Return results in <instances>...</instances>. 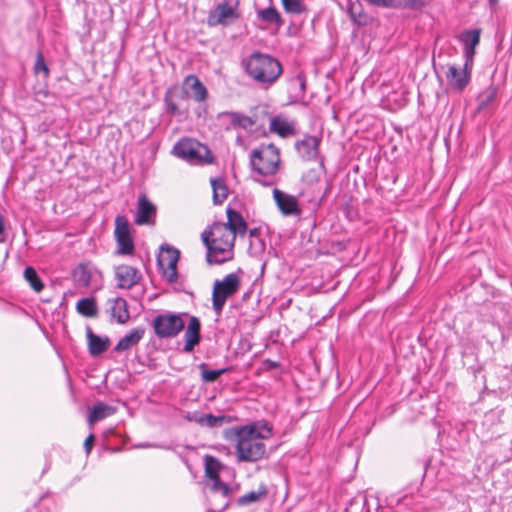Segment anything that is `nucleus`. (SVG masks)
<instances>
[{
	"mask_svg": "<svg viewBox=\"0 0 512 512\" xmlns=\"http://www.w3.org/2000/svg\"><path fill=\"white\" fill-rule=\"evenodd\" d=\"M227 440L236 442L237 458L241 462H256L266 454L263 440L272 436V428L265 422H253L248 425L225 430Z\"/></svg>",
	"mask_w": 512,
	"mask_h": 512,
	"instance_id": "1",
	"label": "nucleus"
},
{
	"mask_svg": "<svg viewBox=\"0 0 512 512\" xmlns=\"http://www.w3.org/2000/svg\"><path fill=\"white\" fill-rule=\"evenodd\" d=\"M201 240L206 247V261L209 265H220L233 259L235 235L224 223L214 222L201 233Z\"/></svg>",
	"mask_w": 512,
	"mask_h": 512,
	"instance_id": "2",
	"label": "nucleus"
},
{
	"mask_svg": "<svg viewBox=\"0 0 512 512\" xmlns=\"http://www.w3.org/2000/svg\"><path fill=\"white\" fill-rule=\"evenodd\" d=\"M247 75L263 88L271 87L282 75L281 63L269 54L253 52L243 60Z\"/></svg>",
	"mask_w": 512,
	"mask_h": 512,
	"instance_id": "3",
	"label": "nucleus"
},
{
	"mask_svg": "<svg viewBox=\"0 0 512 512\" xmlns=\"http://www.w3.org/2000/svg\"><path fill=\"white\" fill-rule=\"evenodd\" d=\"M280 163V151L273 143L261 144L250 153V166L258 175L274 176L280 168Z\"/></svg>",
	"mask_w": 512,
	"mask_h": 512,
	"instance_id": "4",
	"label": "nucleus"
},
{
	"mask_svg": "<svg viewBox=\"0 0 512 512\" xmlns=\"http://www.w3.org/2000/svg\"><path fill=\"white\" fill-rule=\"evenodd\" d=\"M173 153L191 164H211L214 161L210 149L192 139L178 141L173 147Z\"/></svg>",
	"mask_w": 512,
	"mask_h": 512,
	"instance_id": "5",
	"label": "nucleus"
},
{
	"mask_svg": "<svg viewBox=\"0 0 512 512\" xmlns=\"http://www.w3.org/2000/svg\"><path fill=\"white\" fill-rule=\"evenodd\" d=\"M240 285V277L236 273L227 274L222 280L214 282L212 307L217 314L222 312L227 299L238 292Z\"/></svg>",
	"mask_w": 512,
	"mask_h": 512,
	"instance_id": "6",
	"label": "nucleus"
},
{
	"mask_svg": "<svg viewBox=\"0 0 512 512\" xmlns=\"http://www.w3.org/2000/svg\"><path fill=\"white\" fill-rule=\"evenodd\" d=\"M152 326L159 338H172L184 329L185 322L181 315L164 313L157 315L153 319Z\"/></svg>",
	"mask_w": 512,
	"mask_h": 512,
	"instance_id": "7",
	"label": "nucleus"
},
{
	"mask_svg": "<svg viewBox=\"0 0 512 512\" xmlns=\"http://www.w3.org/2000/svg\"><path fill=\"white\" fill-rule=\"evenodd\" d=\"M217 119L219 120L222 128L226 131L232 129H243L245 131H251L252 127L259 123V116L257 113H252L248 116L241 112L225 111L218 114Z\"/></svg>",
	"mask_w": 512,
	"mask_h": 512,
	"instance_id": "8",
	"label": "nucleus"
},
{
	"mask_svg": "<svg viewBox=\"0 0 512 512\" xmlns=\"http://www.w3.org/2000/svg\"><path fill=\"white\" fill-rule=\"evenodd\" d=\"M239 0H222L210 13L208 22L210 25H228L240 17L238 11Z\"/></svg>",
	"mask_w": 512,
	"mask_h": 512,
	"instance_id": "9",
	"label": "nucleus"
},
{
	"mask_svg": "<svg viewBox=\"0 0 512 512\" xmlns=\"http://www.w3.org/2000/svg\"><path fill=\"white\" fill-rule=\"evenodd\" d=\"M179 251L172 247L162 248L158 258L159 265L164 269V275L170 283L177 281V262Z\"/></svg>",
	"mask_w": 512,
	"mask_h": 512,
	"instance_id": "10",
	"label": "nucleus"
},
{
	"mask_svg": "<svg viewBox=\"0 0 512 512\" xmlns=\"http://www.w3.org/2000/svg\"><path fill=\"white\" fill-rule=\"evenodd\" d=\"M156 206L149 201L146 195L138 198L134 223L136 225H151L155 223Z\"/></svg>",
	"mask_w": 512,
	"mask_h": 512,
	"instance_id": "11",
	"label": "nucleus"
},
{
	"mask_svg": "<svg viewBox=\"0 0 512 512\" xmlns=\"http://www.w3.org/2000/svg\"><path fill=\"white\" fill-rule=\"evenodd\" d=\"M115 277L117 287L121 289H130L141 280V274L137 268L130 265H119L115 268Z\"/></svg>",
	"mask_w": 512,
	"mask_h": 512,
	"instance_id": "12",
	"label": "nucleus"
},
{
	"mask_svg": "<svg viewBox=\"0 0 512 512\" xmlns=\"http://www.w3.org/2000/svg\"><path fill=\"white\" fill-rule=\"evenodd\" d=\"M320 142V138L306 134L303 139L295 142V149L303 160H315L318 156Z\"/></svg>",
	"mask_w": 512,
	"mask_h": 512,
	"instance_id": "13",
	"label": "nucleus"
},
{
	"mask_svg": "<svg viewBox=\"0 0 512 512\" xmlns=\"http://www.w3.org/2000/svg\"><path fill=\"white\" fill-rule=\"evenodd\" d=\"M446 78L449 85L456 91L462 92L470 82V71L468 70V62L462 69L451 65L446 71Z\"/></svg>",
	"mask_w": 512,
	"mask_h": 512,
	"instance_id": "14",
	"label": "nucleus"
},
{
	"mask_svg": "<svg viewBox=\"0 0 512 512\" xmlns=\"http://www.w3.org/2000/svg\"><path fill=\"white\" fill-rule=\"evenodd\" d=\"M273 198L284 215H300L301 210L298 206L296 197L286 194L281 190L275 188L273 190Z\"/></svg>",
	"mask_w": 512,
	"mask_h": 512,
	"instance_id": "15",
	"label": "nucleus"
},
{
	"mask_svg": "<svg viewBox=\"0 0 512 512\" xmlns=\"http://www.w3.org/2000/svg\"><path fill=\"white\" fill-rule=\"evenodd\" d=\"M183 86L185 94L192 97L196 102H203L208 97L207 88L196 75L186 76Z\"/></svg>",
	"mask_w": 512,
	"mask_h": 512,
	"instance_id": "16",
	"label": "nucleus"
},
{
	"mask_svg": "<svg viewBox=\"0 0 512 512\" xmlns=\"http://www.w3.org/2000/svg\"><path fill=\"white\" fill-rule=\"evenodd\" d=\"M200 329L201 323L200 320L196 316H191L189 319V323L185 330L184 338L185 345L183 347V351L186 353L192 352L194 347L200 342Z\"/></svg>",
	"mask_w": 512,
	"mask_h": 512,
	"instance_id": "17",
	"label": "nucleus"
},
{
	"mask_svg": "<svg viewBox=\"0 0 512 512\" xmlns=\"http://www.w3.org/2000/svg\"><path fill=\"white\" fill-rule=\"evenodd\" d=\"M269 130L282 138L296 134L295 122L277 115L270 119Z\"/></svg>",
	"mask_w": 512,
	"mask_h": 512,
	"instance_id": "18",
	"label": "nucleus"
},
{
	"mask_svg": "<svg viewBox=\"0 0 512 512\" xmlns=\"http://www.w3.org/2000/svg\"><path fill=\"white\" fill-rule=\"evenodd\" d=\"M226 214L227 223H224V226L232 231L233 235H235V238L237 236H244L247 232V223L242 215L232 208H227Z\"/></svg>",
	"mask_w": 512,
	"mask_h": 512,
	"instance_id": "19",
	"label": "nucleus"
},
{
	"mask_svg": "<svg viewBox=\"0 0 512 512\" xmlns=\"http://www.w3.org/2000/svg\"><path fill=\"white\" fill-rule=\"evenodd\" d=\"M86 336L88 341V350L90 355L93 357L104 353L110 345V339L107 336L100 337L94 334L89 327H87Z\"/></svg>",
	"mask_w": 512,
	"mask_h": 512,
	"instance_id": "20",
	"label": "nucleus"
},
{
	"mask_svg": "<svg viewBox=\"0 0 512 512\" xmlns=\"http://www.w3.org/2000/svg\"><path fill=\"white\" fill-rule=\"evenodd\" d=\"M144 334L145 328L143 327H137L130 330L125 336H123L118 341V343L114 347V350L116 352H123L129 350L130 348L139 343V341L144 337Z\"/></svg>",
	"mask_w": 512,
	"mask_h": 512,
	"instance_id": "21",
	"label": "nucleus"
},
{
	"mask_svg": "<svg viewBox=\"0 0 512 512\" xmlns=\"http://www.w3.org/2000/svg\"><path fill=\"white\" fill-rule=\"evenodd\" d=\"M189 420L198 423L201 426L214 428L221 427L225 423H230L232 421V417L228 415H218L215 416L213 414H198L195 413Z\"/></svg>",
	"mask_w": 512,
	"mask_h": 512,
	"instance_id": "22",
	"label": "nucleus"
},
{
	"mask_svg": "<svg viewBox=\"0 0 512 512\" xmlns=\"http://www.w3.org/2000/svg\"><path fill=\"white\" fill-rule=\"evenodd\" d=\"M481 29H473L464 31L459 39L464 47V53L467 58H472L475 49L480 42Z\"/></svg>",
	"mask_w": 512,
	"mask_h": 512,
	"instance_id": "23",
	"label": "nucleus"
},
{
	"mask_svg": "<svg viewBox=\"0 0 512 512\" xmlns=\"http://www.w3.org/2000/svg\"><path fill=\"white\" fill-rule=\"evenodd\" d=\"M116 411V407L105 404L103 402H98L91 409L87 421L89 425L92 426L96 422L101 421L111 415H114Z\"/></svg>",
	"mask_w": 512,
	"mask_h": 512,
	"instance_id": "24",
	"label": "nucleus"
},
{
	"mask_svg": "<svg viewBox=\"0 0 512 512\" xmlns=\"http://www.w3.org/2000/svg\"><path fill=\"white\" fill-rule=\"evenodd\" d=\"M110 314L118 323H126L130 318L126 300L121 297L113 299L111 301Z\"/></svg>",
	"mask_w": 512,
	"mask_h": 512,
	"instance_id": "25",
	"label": "nucleus"
},
{
	"mask_svg": "<svg viewBox=\"0 0 512 512\" xmlns=\"http://www.w3.org/2000/svg\"><path fill=\"white\" fill-rule=\"evenodd\" d=\"M257 17L263 22L273 23L278 27L284 24V20L282 19L280 13L274 6L258 10Z\"/></svg>",
	"mask_w": 512,
	"mask_h": 512,
	"instance_id": "26",
	"label": "nucleus"
},
{
	"mask_svg": "<svg viewBox=\"0 0 512 512\" xmlns=\"http://www.w3.org/2000/svg\"><path fill=\"white\" fill-rule=\"evenodd\" d=\"M73 279L81 286L88 287L91 283V269L88 264H79L72 272Z\"/></svg>",
	"mask_w": 512,
	"mask_h": 512,
	"instance_id": "27",
	"label": "nucleus"
},
{
	"mask_svg": "<svg viewBox=\"0 0 512 512\" xmlns=\"http://www.w3.org/2000/svg\"><path fill=\"white\" fill-rule=\"evenodd\" d=\"M78 313L85 317H96L98 313V307L94 298H82L76 304Z\"/></svg>",
	"mask_w": 512,
	"mask_h": 512,
	"instance_id": "28",
	"label": "nucleus"
},
{
	"mask_svg": "<svg viewBox=\"0 0 512 512\" xmlns=\"http://www.w3.org/2000/svg\"><path fill=\"white\" fill-rule=\"evenodd\" d=\"M213 189V202L216 205L222 204L228 196V188L222 179H211Z\"/></svg>",
	"mask_w": 512,
	"mask_h": 512,
	"instance_id": "29",
	"label": "nucleus"
},
{
	"mask_svg": "<svg viewBox=\"0 0 512 512\" xmlns=\"http://www.w3.org/2000/svg\"><path fill=\"white\" fill-rule=\"evenodd\" d=\"M268 494L265 485H261L257 491H250L247 494L238 498L237 503L241 506L249 505L266 498Z\"/></svg>",
	"mask_w": 512,
	"mask_h": 512,
	"instance_id": "30",
	"label": "nucleus"
},
{
	"mask_svg": "<svg viewBox=\"0 0 512 512\" xmlns=\"http://www.w3.org/2000/svg\"><path fill=\"white\" fill-rule=\"evenodd\" d=\"M24 279L35 292L39 293L43 290L44 284L33 267L28 266L25 268Z\"/></svg>",
	"mask_w": 512,
	"mask_h": 512,
	"instance_id": "31",
	"label": "nucleus"
},
{
	"mask_svg": "<svg viewBox=\"0 0 512 512\" xmlns=\"http://www.w3.org/2000/svg\"><path fill=\"white\" fill-rule=\"evenodd\" d=\"M286 13L300 15L307 11V7L303 0H281Z\"/></svg>",
	"mask_w": 512,
	"mask_h": 512,
	"instance_id": "32",
	"label": "nucleus"
},
{
	"mask_svg": "<svg viewBox=\"0 0 512 512\" xmlns=\"http://www.w3.org/2000/svg\"><path fill=\"white\" fill-rule=\"evenodd\" d=\"M114 236L123 237V236H131V227L128 222V219L124 215H117L115 218V230Z\"/></svg>",
	"mask_w": 512,
	"mask_h": 512,
	"instance_id": "33",
	"label": "nucleus"
},
{
	"mask_svg": "<svg viewBox=\"0 0 512 512\" xmlns=\"http://www.w3.org/2000/svg\"><path fill=\"white\" fill-rule=\"evenodd\" d=\"M117 242V252L122 255H130L134 252V240L131 236H123L115 238Z\"/></svg>",
	"mask_w": 512,
	"mask_h": 512,
	"instance_id": "34",
	"label": "nucleus"
},
{
	"mask_svg": "<svg viewBox=\"0 0 512 512\" xmlns=\"http://www.w3.org/2000/svg\"><path fill=\"white\" fill-rule=\"evenodd\" d=\"M200 370H201V379L203 382H206V383H210V382H214L218 379V377H220L221 375L225 374L226 372L229 371V368H222V369H217V370H208L206 368V364H201L199 366Z\"/></svg>",
	"mask_w": 512,
	"mask_h": 512,
	"instance_id": "35",
	"label": "nucleus"
},
{
	"mask_svg": "<svg viewBox=\"0 0 512 512\" xmlns=\"http://www.w3.org/2000/svg\"><path fill=\"white\" fill-rule=\"evenodd\" d=\"M220 462L212 456L205 457V474L211 480L219 477Z\"/></svg>",
	"mask_w": 512,
	"mask_h": 512,
	"instance_id": "36",
	"label": "nucleus"
},
{
	"mask_svg": "<svg viewBox=\"0 0 512 512\" xmlns=\"http://www.w3.org/2000/svg\"><path fill=\"white\" fill-rule=\"evenodd\" d=\"M348 14L353 23L356 24L358 27L366 26L370 22V17L366 13H364L362 9L356 12L355 9L351 7L348 10Z\"/></svg>",
	"mask_w": 512,
	"mask_h": 512,
	"instance_id": "37",
	"label": "nucleus"
},
{
	"mask_svg": "<svg viewBox=\"0 0 512 512\" xmlns=\"http://www.w3.org/2000/svg\"><path fill=\"white\" fill-rule=\"evenodd\" d=\"M496 97V89L494 87H489L483 93L480 94L478 98V109L482 110L486 108Z\"/></svg>",
	"mask_w": 512,
	"mask_h": 512,
	"instance_id": "38",
	"label": "nucleus"
},
{
	"mask_svg": "<svg viewBox=\"0 0 512 512\" xmlns=\"http://www.w3.org/2000/svg\"><path fill=\"white\" fill-rule=\"evenodd\" d=\"M260 230L258 228H253L249 231L250 240V249H255L256 252L264 250V242L259 237Z\"/></svg>",
	"mask_w": 512,
	"mask_h": 512,
	"instance_id": "39",
	"label": "nucleus"
},
{
	"mask_svg": "<svg viewBox=\"0 0 512 512\" xmlns=\"http://www.w3.org/2000/svg\"><path fill=\"white\" fill-rule=\"evenodd\" d=\"M211 481H212V483H211L212 491L221 493L224 497H227L230 494V492H231L230 487L226 483H223L221 481L220 477L211 479Z\"/></svg>",
	"mask_w": 512,
	"mask_h": 512,
	"instance_id": "40",
	"label": "nucleus"
},
{
	"mask_svg": "<svg viewBox=\"0 0 512 512\" xmlns=\"http://www.w3.org/2000/svg\"><path fill=\"white\" fill-rule=\"evenodd\" d=\"M33 69L36 74H39L42 72V73H44L45 77L49 76V68H48L47 64L45 63L44 57L41 52H38L36 55V61H35Z\"/></svg>",
	"mask_w": 512,
	"mask_h": 512,
	"instance_id": "41",
	"label": "nucleus"
},
{
	"mask_svg": "<svg viewBox=\"0 0 512 512\" xmlns=\"http://www.w3.org/2000/svg\"><path fill=\"white\" fill-rule=\"evenodd\" d=\"M395 7H404L408 9H416L425 5V0H395Z\"/></svg>",
	"mask_w": 512,
	"mask_h": 512,
	"instance_id": "42",
	"label": "nucleus"
},
{
	"mask_svg": "<svg viewBox=\"0 0 512 512\" xmlns=\"http://www.w3.org/2000/svg\"><path fill=\"white\" fill-rule=\"evenodd\" d=\"M164 102L167 107V112L171 115L179 114L178 107L176 103L173 101L170 91H167L164 96Z\"/></svg>",
	"mask_w": 512,
	"mask_h": 512,
	"instance_id": "43",
	"label": "nucleus"
},
{
	"mask_svg": "<svg viewBox=\"0 0 512 512\" xmlns=\"http://www.w3.org/2000/svg\"><path fill=\"white\" fill-rule=\"evenodd\" d=\"M370 5H374L377 7H385V8H391L395 7V0H364Z\"/></svg>",
	"mask_w": 512,
	"mask_h": 512,
	"instance_id": "44",
	"label": "nucleus"
},
{
	"mask_svg": "<svg viewBox=\"0 0 512 512\" xmlns=\"http://www.w3.org/2000/svg\"><path fill=\"white\" fill-rule=\"evenodd\" d=\"M94 439H95L94 435L93 434H89L87 436V438L85 439V441H84V449H85L87 454H89L91 452V450H92Z\"/></svg>",
	"mask_w": 512,
	"mask_h": 512,
	"instance_id": "45",
	"label": "nucleus"
},
{
	"mask_svg": "<svg viewBox=\"0 0 512 512\" xmlns=\"http://www.w3.org/2000/svg\"><path fill=\"white\" fill-rule=\"evenodd\" d=\"M303 179H304L305 181H310V182H312V181H314V180H315V181H317V180L319 179V175H318V173H317L315 170H310V171H309V172H308V173L303 177Z\"/></svg>",
	"mask_w": 512,
	"mask_h": 512,
	"instance_id": "46",
	"label": "nucleus"
},
{
	"mask_svg": "<svg viewBox=\"0 0 512 512\" xmlns=\"http://www.w3.org/2000/svg\"><path fill=\"white\" fill-rule=\"evenodd\" d=\"M264 365L268 369H275L279 367V363L270 359H266L264 361Z\"/></svg>",
	"mask_w": 512,
	"mask_h": 512,
	"instance_id": "47",
	"label": "nucleus"
},
{
	"mask_svg": "<svg viewBox=\"0 0 512 512\" xmlns=\"http://www.w3.org/2000/svg\"><path fill=\"white\" fill-rule=\"evenodd\" d=\"M297 79L299 80L300 82V87H301V90L304 91L305 90V86H306V83H305V79L304 77H302L301 75H298L297 76Z\"/></svg>",
	"mask_w": 512,
	"mask_h": 512,
	"instance_id": "48",
	"label": "nucleus"
},
{
	"mask_svg": "<svg viewBox=\"0 0 512 512\" xmlns=\"http://www.w3.org/2000/svg\"><path fill=\"white\" fill-rule=\"evenodd\" d=\"M256 181H257L258 183L263 184V185H269V183L262 182L261 180H258V179H256Z\"/></svg>",
	"mask_w": 512,
	"mask_h": 512,
	"instance_id": "49",
	"label": "nucleus"
}]
</instances>
